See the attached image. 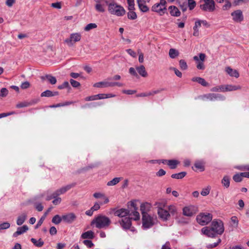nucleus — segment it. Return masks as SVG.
<instances>
[{
	"instance_id": "1",
	"label": "nucleus",
	"mask_w": 249,
	"mask_h": 249,
	"mask_svg": "<svg viewBox=\"0 0 249 249\" xmlns=\"http://www.w3.org/2000/svg\"><path fill=\"white\" fill-rule=\"evenodd\" d=\"M224 231L223 222L221 220H213L210 226L205 227L201 229L203 234L210 237H214L217 234H221Z\"/></svg>"
},
{
	"instance_id": "2",
	"label": "nucleus",
	"mask_w": 249,
	"mask_h": 249,
	"mask_svg": "<svg viewBox=\"0 0 249 249\" xmlns=\"http://www.w3.org/2000/svg\"><path fill=\"white\" fill-rule=\"evenodd\" d=\"M129 210L124 208H121L116 210L114 212V214L116 216L122 218L121 220L119 221V223L123 229H130L131 231H134L135 229L133 227H131L132 224L131 219L128 217H126L129 215Z\"/></svg>"
},
{
	"instance_id": "3",
	"label": "nucleus",
	"mask_w": 249,
	"mask_h": 249,
	"mask_svg": "<svg viewBox=\"0 0 249 249\" xmlns=\"http://www.w3.org/2000/svg\"><path fill=\"white\" fill-rule=\"evenodd\" d=\"M111 224L110 219L107 216L99 214L91 222V225H94L98 229H106Z\"/></svg>"
},
{
	"instance_id": "4",
	"label": "nucleus",
	"mask_w": 249,
	"mask_h": 249,
	"mask_svg": "<svg viewBox=\"0 0 249 249\" xmlns=\"http://www.w3.org/2000/svg\"><path fill=\"white\" fill-rule=\"evenodd\" d=\"M108 12L112 15H114L118 17L124 16L125 13V11L124 7L120 5L116 4L114 2L107 3Z\"/></svg>"
},
{
	"instance_id": "5",
	"label": "nucleus",
	"mask_w": 249,
	"mask_h": 249,
	"mask_svg": "<svg viewBox=\"0 0 249 249\" xmlns=\"http://www.w3.org/2000/svg\"><path fill=\"white\" fill-rule=\"evenodd\" d=\"M156 205L158 208V214L159 217L163 221L168 220L170 216V214L167 210L164 209L165 204L158 202L156 203Z\"/></svg>"
},
{
	"instance_id": "6",
	"label": "nucleus",
	"mask_w": 249,
	"mask_h": 249,
	"mask_svg": "<svg viewBox=\"0 0 249 249\" xmlns=\"http://www.w3.org/2000/svg\"><path fill=\"white\" fill-rule=\"evenodd\" d=\"M156 217L150 214L143 215L142 216V227L146 230L152 227L155 223Z\"/></svg>"
},
{
	"instance_id": "7",
	"label": "nucleus",
	"mask_w": 249,
	"mask_h": 249,
	"mask_svg": "<svg viewBox=\"0 0 249 249\" xmlns=\"http://www.w3.org/2000/svg\"><path fill=\"white\" fill-rule=\"evenodd\" d=\"M165 0H160V2L156 3L152 7V11L159 13L160 15H163L166 10Z\"/></svg>"
},
{
	"instance_id": "8",
	"label": "nucleus",
	"mask_w": 249,
	"mask_h": 249,
	"mask_svg": "<svg viewBox=\"0 0 249 249\" xmlns=\"http://www.w3.org/2000/svg\"><path fill=\"white\" fill-rule=\"evenodd\" d=\"M203 3L200 5L202 10L209 12H212L215 10V2L213 0H203Z\"/></svg>"
},
{
	"instance_id": "9",
	"label": "nucleus",
	"mask_w": 249,
	"mask_h": 249,
	"mask_svg": "<svg viewBox=\"0 0 249 249\" xmlns=\"http://www.w3.org/2000/svg\"><path fill=\"white\" fill-rule=\"evenodd\" d=\"M212 219V215L209 213H201L196 217L197 222L202 226L207 225Z\"/></svg>"
},
{
	"instance_id": "10",
	"label": "nucleus",
	"mask_w": 249,
	"mask_h": 249,
	"mask_svg": "<svg viewBox=\"0 0 249 249\" xmlns=\"http://www.w3.org/2000/svg\"><path fill=\"white\" fill-rule=\"evenodd\" d=\"M202 100L210 101H223L225 99V97L220 94L208 93L204 94L200 97Z\"/></svg>"
},
{
	"instance_id": "11",
	"label": "nucleus",
	"mask_w": 249,
	"mask_h": 249,
	"mask_svg": "<svg viewBox=\"0 0 249 249\" xmlns=\"http://www.w3.org/2000/svg\"><path fill=\"white\" fill-rule=\"evenodd\" d=\"M124 84L119 82H109L107 81L99 82L95 83L93 85L94 87L96 88H107V87H112L114 86L123 87Z\"/></svg>"
},
{
	"instance_id": "12",
	"label": "nucleus",
	"mask_w": 249,
	"mask_h": 249,
	"mask_svg": "<svg viewBox=\"0 0 249 249\" xmlns=\"http://www.w3.org/2000/svg\"><path fill=\"white\" fill-rule=\"evenodd\" d=\"M81 35L80 33H72L70 35V37L65 40V42L69 46H72L74 43L80 40Z\"/></svg>"
},
{
	"instance_id": "13",
	"label": "nucleus",
	"mask_w": 249,
	"mask_h": 249,
	"mask_svg": "<svg viewBox=\"0 0 249 249\" xmlns=\"http://www.w3.org/2000/svg\"><path fill=\"white\" fill-rule=\"evenodd\" d=\"M183 214L185 216L191 217L195 214L197 212V208L194 205H190L183 208Z\"/></svg>"
},
{
	"instance_id": "14",
	"label": "nucleus",
	"mask_w": 249,
	"mask_h": 249,
	"mask_svg": "<svg viewBox=\"0 0 249 249\" xmlns=\"http://www.w3.org/2000/svg\"><path fill=\"white\" fill-rule=\"evenodd\" d=\"M232 20L235 22L240 23L244 20L243 12L241 10H236L231 13Z\"/></svg>"
},
{
	"instance_id": "15",
	"label": "nucleus",
	"mask_w": 249,
	"mask_h": 249,
	"mask_svg": "<svg viewBox=\"0 0 249 249\" xmlns=\"http://www.w3.org/2000/svg\"><path fill=\"white\" fill-rule=\"evenodd\" d=\"M75 186V183L67 185L57 189L53 193V196L56 197L65 194L66 192L70 190L71 188Z\"/></svg>"
},
{
	"instance_id": "16",
	"label": "nucleus",
	"mask_w": 249,
	"mask_h": 249,
	"mask_svg": "<svg viewBox=\"0 0 249 249\" xmlns=\"http://www.w3.org/2000/svg\"><path fill=\"white\" fill-rule=\"evenodd\" d=\"M130 206L132 209L129 211L130 213L129 215L134 216L130 219H133L134 220H139L140 218V215L139 213L137 211L138 208L136 207L135 203L134 202H131Z\"/></svg>"
},
{
	"instance_id": "17",
	"label": "nucleus",
	"mask_w": 249,
	"mask_h": 249,
	"mask_svg": "<svg viewBox=\"0 0 249 249\" xmlns=\"http://www.w3.org/2000/svg\"><path fill=\"white\" fill-rule=\"evenodd\" d=\"M62 219L65 222L71 224L76 220V216L73 213H68L62 215Z\"/></svg>"
},
{
	"instance_id": "18",
	"label": "nucleus",
	"mask_w": 249,
	"mask_h": 249,
	"mask_svg": "<svg viewBox=\"0 0 249 249\" xmlns=\"http://www.w3.org/2000/svg\"><path fill=\"white\" fill-rule=\"evenodd\" d=\"M139 8L142 12H147L149 11V8L146 5L147 3H149L150 0H137Z\"/></svg>"
},
{
	"instance_id": "19",
	"label": "nucleus",
	"mask_w": 249,
	"mask_h": 249,
	"mask_svg": "<svg viewBox=\"0 0 249 249\" xmlns=\"http://www.w3.org/2000/svg\"><path fill=\"white\" fill-rule=\"evenodd\" d=\"M151 208V205L148 203H144L141 204L140 210L142 214V216L143 215L148 214L147 212Z\"/></svg>"
},
{
	"instance_id": "20",
	"label": "nucleus",
	"mask_w": 249,
	"mask_h": 249,
	"mask_svg": "<svg viewBox=\"0 0 249 249\" xmlns=\"http://www.w3.org/2000/svg\"><path fill=\"white\" fill-rule=\"evenodd\" d=\"M28 230V227L26 225H23L22 227H18L16 232L13 233V237H16L22 234Z\"/></svg>"
},
{
	"instance_id": "21",
	"label": "nucleus",
	"mask_w": 249,
	"mask_h": 249,
	"mask_svg": "<svg viewBox=\"0 0 249 249\" xmlns=\"http://www.w3.org/2000/svg\"><path fill=\"white\" fill-rule=\"evenodd\" d=\"M226 72L231 77H234L235 78H238L239 76V73L238 71L236 70L232 69L230 67H227L225 68Z\"/></svg>"
},
{
	"instance_id": "22",
	"label": "nucleus",
	"mask_w": 249,
	"mask_h": 249,
	"mask_svg": "<svg viewBox=\"0 0 249 249\" xmlns=\"http://www.w3.org/2000/svg\"><path fill=\"white\" fill-rule=\"evenodd\" d=\"M27 217V214L26 213H23L18 216L17 219V224L18 226L21 225L26 220Z\"/></svg>"
},
{
	"instance_id": "23",
	"label": "nucleus",
	"mask_w": 249,
	"mask_h": 249,
	"mask_svg": "<svg viewBox=\"0 0 249 249\" xmlns=\"http://www.w3.org/2000/svg\"><path fill=\"white\" fill-rule=\"evenodd\" d=\"M170 14L174 17H179L180 15V12L178 8L175 6H170L169 7Z\"/></svg>"
},
{
	"instance_id": "24",
	"label": "nucleus",
	"mask_w": 249,
	"mask_h": 249,
	"mask_svg": "<svg viewBox=\"0 0 249 249\" xmlns=\"http://www.w3.org/2000/svg\"><path fill=\"white\" fill-rule=\"evenodd\" d=\"M96 2L95 8L96 10L99 12L103 13L105 11V5L101 4V0H94Z\"/></svg>"
},
{
	"instance_id": "25",
	"label": "nucleus",
	"mask_w": 249,
	"mask_h": 249,
	"mask_svg": "<svg viewBox=\"0 0 249 249\" xmlns=\"http://www.w3.org/2000/svg\"><path fill=\"white\" fill-rule=\"evenodd\" d=\"M37 102V100L36 101H33L32 102H26V101L20 102L16 105V107L18 108H22V107H27L30 106L31 105H32L34 104H36Z\"/></svg>"
},
{
	"instance_id": "26",
	"label": "nucleus",
	"mask_w": 249,
	"mask_h": 249,
	"mask_svg": "<svg viewBox=\"0 0 249 249\" xmlns=\"http://www.w3.org/2000/svg\"><path fill=\"white\" fill-rule=\"evenodd\" d=\"M41 79L42 80L47 79L52 85L55 84L57 81L56 78L51 74H46L44 76H42Z\"/></svg>"
},
{
	"instance_id": "27",
	"label": "nucleus",
	"mask_w": 249,
	"mask_h": 249,
	"mask_svg": "<svg viewBox=\"0 0 249 249\" xmlns=\"http://www.w3.org/2000/svg\"><path fill=\"white\" fill-rule=\"evenodd\" d=\"M192 80L194 82H196L204 87H207L209 85V84L205 80V79L201 77H193Z\"/></svg>"
},
{
	"instance_id": "28",
	"label": "nucleus",
	"mask_w": 249,
	"mask_h": 249,
	"mask_svg": "<svg viewBox=\"0 0 249 249\" xmlns=\"http://www.w3.org/2000/svg\"><path fill=\"white\" fill-rule=\"evenodd\" d=\"M241 89V87L239 85H226V88L225 89L226 91H231L240 89Z\"/></svg>"
},
{
	"instance_id": "29",
	"label": "nucleus",
	"mask_w": 249,
	"mask_h": 249,
	"mask_svg": "<svg viewBox=\"0 0 249 249\" xmlns=\"http://www.w3.org/2000/svg\"><path fill=\"white\" fill-rule=\"evenodd\" d=\"M81 238L83 239H93L94 238V232L91 231H88L82 234Z\"/></svg>"
},
{
	"instance_id": "30",
	"label": "nucleus",
	"mask_w": 249,
	"mask_h": 249,
	"mask_svg": "<svg viewBox=\"0 0 249 249\" xmlns=\"http://www.w3.org/2000/svg\"><path fill=\"white\" fill-rule=\"evenodd\" d=\"M138 72L142 77H146L147 75V73L146 71L145 67L143 65H141L136 68Z\"/></svg>"
},
{
	"instance_id": "31",
	"label": "nucleus",
	"mask_w": 249,
	"mask_h": 249,
	"mask_svg": "<svg viewBox=\"0 0 249 249\" xmlns=\"http://www.w3.org/2000/svg\"><path fill=\"white\" fill-rule=\"evenodd\" d=\"M187 173L186 172H181L177 174H174L171 175V178L175 179H182L186 175Z\"/></svg>"
},
{
	"instance_id": "32",
	"label": "nucleus",
	"mask_w": 249,
	"mask_h": 249,
	"mask_svg": "<svg viewBox=\"0 0 249 249\" xmlns=\"http://www.w3.org/2000/svg\"><path fill=\"white\" fill-rule=\"evenodd\" d=\"M178 163L179 162L175 160H171L167 161L168 165H169L170 168L172 169H175Z\"/></svg>"
},
{
	"instance_id": "33",
	"label": "nucleus",
	"mask_w": 249,
	"mask_h": 249,
	"mask_svg": "<svg viewBox=\"0 0 249 249\" xmlns=\"http://www.w3.org/2000/svg\"><path fill=\"white\" fill-rule=\"evenodd\" d=\"M31 241L34 245L37 247H41L44 244V242L41 240V239H39L37 240L36 239L32 238L31 239Z\"/></svg>"
},
{
	"instance_id": "34",
	"label": "nucleus",
	"mask_w": 249,
	"mask_h": 249,
	"mask_svg": "<svg viewBox=\"0 0 249 249\" xmlns=\"http://www.w3.org/2000/svg\"><path fill=\"white\" fill-rule=\"evenodd\" d=\"M194 59L197 63L196 67L199 70H203L204 69V65L203 62L199 61V58L197 56H195L194 57Z\"/></svg>"
},
{
	"instance_id": "35",
	"label": "nucleus",
	"mask_w": 249,
	"mask_h": 249,
	"mask_svg": "<svg viewBox=\"0 0 249 249\" xmlns=\"http://www.w3.org/2000/svg\"><path fill=\"white\" fill-rule=\"evenodd\" d=\"M169 54L171 58H175L179 55L178 51L175 49H170L169 52Z\"/></svg>"
},
{
	"instance_id": "36",
	"label": "nucleus",
	"mask_w": 249,
	"mask_h": 249,
	"mask_svg": "<svg viewBox=\"0 0 249 249\" xmlns=\"http://www.w3.org/2000/svg\"><path fill=\"white\" fill-rule=\"evenodd\" d=\"M63 220L62 216L60 217L59 215H55L52 218V221L54 224H59Z\"/></svg>"
},
{
	"instance_id": "37",
	"label": "nucleus",
	"mask_w": 249,
	"mask_h": 249,
	"mask_svg": "<svg viewBox=\"0 0 249 249\" xmlns=\"http://www.w3.org/2000/svg\"><path fill=\"white\" fill-rule=\"evenodd\" d=\"M221 183L225 187H229L230 183V178L228 176L224 177L222 179Z\"/></svg>"
},
{
	"instance_id": "38",
	"label": "nucleus",
	"mask_w": 249,
	"mask_h": 249,
	"mask_svg": "<svg viewBox=\"0 0 249 249\" xmlns=\"http://www.w3.org/2000/svg\"><path fill=\"white\" fill-rule=\"evenodd\" d=\"M121 178H115L113 179H112L111 180L108 181L107 183V186H113L117 183H118L120 180Z\"/></svg>"
},
{
	"instance_id": "39",
	"label": "nucleus",
	"mask_w": 249,
	"mask_h": 249,
	"mask_svg": "<svg viewBox=\"0 0 249 249\" xmlns=\"http://www.w3.org/2000/svg\"><path fill=\"white\" fill-rule=\"evenodd\" d=\"M195 166L196 168L200 170L201 171L204 170V166L203 162L201 161H196L195 163Z\"/></svg>"
},
{
	"instance_id": "40",
	"label": "nucleus",
	"mask_w": 249,
	"mask_h": 249,
	"mask_svg": "<svg viewBox=\"0 0 249 249\" xmlns=\"http://www.w3.org/2000/svg\"><path fill=\"white\" fill-rule=\"evenodd\" d=\"M167 211L170 214H174L177 213V208L175 205H171L168 206Z\"/></svg>"
},
{
	"instance_id": "41",
	"label": "nucleus",
	"mask_w": 249,
	"mask_h": 249,
	"mask_svg": "<svg viewBox=\"0 0 249 249\" xmlns=\"http://www.w3.org/2000/svg\"><path fill=\"white\" fill-rule=\"evenodd\" d=\"M179 67L181 70H186L187 69L188 66H187L186 62H185V61L184 60L181 59L179 61Z\"/></svg>"
},
{
	"instance_id": "42",
	"label": "nucleus",
	"mask_w": 249,
	"mask_h": 249,
	"mask_svg": "<svg viewBox=\"0 0 249 249\" xmlns=\"http://www.w3.org/2000/svg\"><path fill=\"white\" fill-rule=\"evenodd\" d=\"M127 17L129 19H135L137 16L136 13L134 10H129V12L127 13Z\"/></svg>"
},
{
	"instance_id": "43",
	"label": "nucleus",
	"mask_w": 249,
	"mask_h": 249,
	"mask_svg": "<svg viewBox=\"0 0 249 249\" xmlns=\"http://www.w3.org/2000/svg\"><path fill=\"white\" fill-rule=\"evenodd\" d=\"M243 178V176L242 175V173L240 174H236L233 177V179L237 182H239L242 181Z\"/></svg>"
},
{
	"instance_id": "44",
	"label": "nucleus",
	"mask_w": 249,
	"mask_h": 249,
	"mask_svg": "<svg viewBox=\"0 0 249 249\" xmlns=\"http://www.w3.org/2000/svg\"><path fill=\"white\" fill-rule=\"evenodd\" d=\"M128 4V8L129 10H135V3L134 0H127Z\"/></svg>"
},
{
	"instance_id": "45",
	"label": "nucleus",
	"mask_w": 249,
	"mask_h": 249,
	"mask_svg": "<svg viewBox=\"0 0 249 249\" xmlns=\"http://www.w3.org/2000/svg\"><path fill=\"white\" fill-rule=\"evenodd\" d=\"M10 227V224L8 222H4L1 224H0V231L3 230H6L9 228Z\"/></svg>"
},
{
	"instance_id": "46",
	"label": "nucleus",
	"mask_w": 249,
	"mask_h": 249,
	"mask_svg": "<svg viewBox=\"0 0 249 249\" xmlns=\"http://www.w3.org/2000/svg\"><path fill=\"white\" fill-rule=\"evenodd\" d=\"M52 91L50 90H46L41 93V97H52Z\"/></svg>"
},
{
	"instance_id": "47",
	"label": "nucleus",
	"mask_w": 249,
	"mask_h": 249,
	"mask_svg": "<svg viewBox=\"0 0 249 249\" xmlns=\"http://www.w3.org/2000/svg\"><path fill=\"white\" fill-rule=\"evenodd\" d=\"M97 27V25L95 23H89L84 28L86 31H89L92 29H94Z\"/></svg>"
},
{
	"instance_id": "48",
	"label": "nucleus",
	"mask_w": 249,
	"mask_h": 249,
	"mask_svg": "<svg viewBox=\"0 0 249 249\" xmlns=\"http://www.w3.org/2000/svg\"><path fill=\"white\" fill-rule=\"evenodd\" d=\"M52 197L54 199L52 202L54 205H57L61 203V198L58 196L53 197V193L52 194Z\"/></svg>"
},
{
	"instance_id": "49",
	"label": "nucleus",
	"mask_w": 249,
	"mask_h": 249,
	"mask_svg": "<svg viewBox=\"0 0 249 249\" xmlns=\"http://www.w3.org/2000/svg\"><path fill=\"white\" fill-rule=\"evenodd\" d=\"M231 221L233 224V226L237 228L238 225V220L236 216H233L231 217Z\"/></svg>"
},
{
	"instance_id": "50",
	"label": "nucleus",
	"mask_w": 249,
	"mask_h": 249,
	"mask_svg": "<svg viewBox=\"0 0 249 249\" xmlns=\"http://www.w3.org/2000/svg\"><path fill=\"white\" fill-rule=\"evenodd\" d=\"M70 82L71 85L74 88H78L80 85V84L79 82H78L72 79H71L70 80Z\"/></svg>"
},
{
	"instance_id": "51",
	"label": "nucleus",
	"mask_w": 249,
	"mask_h": 249,
	"mask_svg": "<svg viewBox=\"0 0 249 249\" xmlns=\"http://www.w3.org/2000/svg\"><path fill=\"white\" fill-rule=\"evenodd\" d=\"M196 5V3L194 0H188V6L190 10L193 9Z\"/></svg>"
},
{
	"instance_id": "52",
	"label": "nucleus",
	"mask_w": 249,
	"mask_h": 249,
	"mask_svg": "<svg viewBox=\"0 0 249 249\" xmlns=\"http://www.w3.org/2000/svg\"><path fill=\"white\" fill-rule=\"evenodd\" d=\"M83 243L89 248L92 247L94 245L92 241L89 240H85Z\"/></svg>"
},
{
	"instance_id": "53",
	"label": "nucleus",
	"mask_w": 249,
	"mask_h": 249,
	"mask_svg": "<svg viewBox=\"0 0 249 249\" xmlns=\"http://www.w3.org/2000/svg\"><path fill=\"white\" fill-rule=\"evenodd\" d=\"M221 240L220 238H219L216 242H215L213 244H208L207 247L208 248H213L216 247L220 242Z\"/></svg>"
},
{
	"instance_id": "54",
	"label": "nucleus",
	"mask_w": 249,
	"mask_h": 249,
	"mask_svg": "<svg viewBox=\"0 0 249 249\" xmlns=\"http://www.w3.org/2000/svg\"><path fill=\"white\" fill-rule=\"evenodd\" d=\"M102 204L103 203L102 202H96L94 203V205L91 207V208L94 211H97L100 208V205Z\"/></svg>"
},
{
	"instance_id": "55",
	"label": "nucleus",
	"mask_w": 249,
	"mask_h": 249,
	"mask_svg": "<svg viewBox=\"0 0 249 249\" xmlns=\"http://www.w3.org/2000/svg\"><path fill=\"white\" fill-rule=\"evenodd\" d=\"M69 87H70L69 82L67 81H65L62 85L58 86V89H61Z\"/></svg>"
},
{
	"instance_id": "56",
	"label": "nucleus",
	"mask_w": 249,
	"mask_h": 249,
	"mask_svg": "<svg viewBox=\"0 0 249 249\" xmlns=\"http://www.w3.org/2000/svg\"><path fill=\"white\" fill-rule=\"evenodd\" d=\"M8 93V90L6 88H2L0 90V96L2 97L6 96Z\"/></svg>"
},
{
	"instance_id": "57",
	"label": "nucleus",
	"mask_w": 249,
	"mask_h": 249,
	"mask_svg": "<svg viewBox=\"0 0 249 249\" xmlns=\"http://www.w3.org/2000/svg\"><path fill=\"white\" fill-rule=\"evenodd\" d=\"M45 215L43 216H42L40 219L39 220V221L37 222V223L36 224V229H37L38 228V227H39L43 223L44 219H45Z\"/></svg>"
},
{
	"instance_id": "58",
	"label": "nucleus",
	"mask_w": 249,
	"mask_h": 249,
	"mask_svg": "<svg viewBox=\"0 0 249 249\" xmlns=\"http://www.w3.org/2000/svg\"><path fill=\"white\" fill-rule=\"evenodd\" d=\"M30 87V83L28 81L23 82L20 86L22 89H26Z\"/></svg>"
},
{
	"instance_id": "59",
	"label": "nucleus",
	"mask_w": 249,
	"mask_h": 249,
	"mask_svg": "<svg viewBox=\"0 0 249 249\" xmlns=\"http://www.w3.org/2000/svg\"><path fill=\"white\" fill-rule=\"evenodd\" d=\"M97 99L98 98H97V96H96V95L88 96L85 98V100L86 101H93Z\"/></svg>"
},
{
	"instance_id": "60",
	"label": "nucleus",
	"mask_w": 249,
	"mask_h": 249,
	"mask_svg": "<svg viewBox=\"0 0 249 249\" xmlns=\"http://www.w3.org/2000/svg\"><path fill=\"white\" fill-rule=\"evenodd\" d=\"M210 193V189L209 188H204L201 192L200 194L203 196H206Z\"/></svg>"
},
{
	"instance_id": "61",
	"label": "nucleus",
	"mask_w": 249,
	"mask_h": 249,
	"mask_svg": "<svg viewBox=\"0 0 249 249\" xmlns=\"http://www.w3.org/2000/svg\"><path fill=\"white\" fill-rule=\"evenodd\" d=\"M126 52L132 57H136V53L133 51L132 49H129L126 50Z\"/></svg>"
},
{
	"instance_id": "62",
	"label": "nucleus",
	"mask_w": 249,
	"mask_h": 249,
	"mask_svg": "<svg viewBox=\"0 0 249 249\" xmlns=\"http://www.w3.org/2000/svg\"><path fill=\"white\" fill-rule=\"evenodd\" d=\"M93 196L96 198H103V197H104L105 195L101 193H95Z\"/></svg>"
},
{
	"instance_id": "63",
	"label": "nucleus",
	"mask_w": 249,
	"mask_h": 249,
	"mask_svg": "<svg viewBox=\"0 0 249 249\" xmlns=\"http://www.w3.org/2000/svg\"><path fill=\"white\" fill-rule=\"evenodd\" d=\"M129 72L132 75L135 76H138V74L136 71L135 69L134 68L131 67L129 69Z\"/></svg>"
},
{
	"instance_id": "64",
	"label": "nucleus",
	"mask_w": 249,
	"mask_h": 249,
	"mask_svg": "<svg viewBox=\"0 0 249 249\" xmlns=\"http://www.w3.org/2000/svg\"><path fill=\"white\" fill-rule=\"evenodd\" d=\"M35 207L36 209L39 212L42 211L43 209V206L40 203L36 204Z\"/></svg>"
}]
</instances>
